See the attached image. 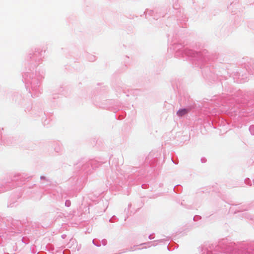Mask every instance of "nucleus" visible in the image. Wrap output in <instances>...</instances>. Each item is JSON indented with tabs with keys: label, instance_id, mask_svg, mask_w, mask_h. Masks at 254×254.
<instances>
[{
	"label": "nucleus",
	"instance_id": "obj_1",
	"mask_svg": "<svg viewBox=\"0 0 254 254\" xmlns=\"http://www.w3.org/2000/svg\"><path fill=\"white\" fill-rule=\"evenodd\" d=\"M188 112V111L186 109H181L177 112V115L181 117L186 114Z\"/></svg>",
	"mask_w": 254,
	"mask_h": 254
}]
</instances>
